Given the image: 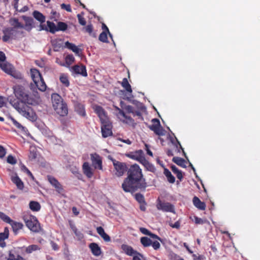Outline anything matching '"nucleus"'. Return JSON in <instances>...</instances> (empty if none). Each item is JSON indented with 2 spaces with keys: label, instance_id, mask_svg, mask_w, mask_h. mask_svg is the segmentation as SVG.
<instances>
[{
  "label": "nucleus",
  "instance_id": "obj_25",
  "mask_svg": "<svg viewBox=\"0 0 260 260\" xmlns=\"http://www.w3.org/2000/svg\"><path fill=\"white\" fill-rule=\"evenodd\" d=\"M83 170L84 173L88 178H91L93 175L91 169L88 162H84L83 165Z\"/></svg>",
  "mask_w": 260,
  "mask_h": 260
},
{
  "label": "nucleus",
  "instance_id": "obj_11",
  "mask_svg": "<svg viewBox=\"0 0 260 260\" xmlns=\"http://www.w3.org/2000/svg\"><path fill=\"white\" fill-rule=\"evenodd\" d=\"M91 159L92 162L93 166L95 169L98 168L100 170L102 169V160L100 156L96 154H91Z\"/></svg>",
  "mask_w": 260,
  "mask_h": 260
},
{
  "label": "nucleus",
  "instance_id": "obj_17",
  "mask_svg": "<svg viewBox=\"0 0 260 260\" xmlns=\"http://www.w3.org/2000/svg\"><path fill=\"white\" fill-rule=\"evenodd\" d=\"M11 180L16 184L18 189H22L23 188V183L16 174H15V176L11 177Z\"/></svg>",
  "mask_w": 260,
  "mask_h": 260
},
{
  "label": "nucleus",
  "instance_id": "obj_7",
  "mask_svg": "<svg viewBox=\"0 0 260 260\" xmlns=\"http://www.w3.org/2000/svg\"><path fill=\"white\" fill-rule=\"evenodd\" d=\"M111 160L113 162L114 168L116 171V175L118 177L123 175L125 171L126 170L125 164L124 163L116 161L113 158H111Z\"/></svg>",
  "mask_w": 260,
  "mask_h": 260
},
{
  "label": "nucleus",
  "instance_id": "obj_44",
  "mask_svg": "<svg viewBox=\"0 0 260 260\" xmlns=\"http://www.w3.org/2000/svg\"><path fill=\"white\" fill-rule=\"evenodd\" d=\"M75 60V58L73 55H68L66 57V63L70 66L72 64Z\"/></svg>",
  "mask_w": 260,
  "mask_h": 260
},
{
  "label": "nucleus",
  "instance_id": "obj_31",
  "mask_svg": "<svg viewBox=\"0 0 260 260\" xmlns=\"http://www.w3.org/2000/svg\"><path fill=\"white\" fill-rule=\"evenodd\" d=\"M38 80V82L37 81V82H35V84H37L38 89L41 91H45L46 89L47 86L43 79L41 77V79Z\"/></svg>",
  "mask_w": 260,
  "mask_h": 260
},
{
  "label": "nucleus",
  "instance_id": "obj_51",
  "mask_svg": "<svg viewBox=\"0 0 260 260\" xmlns=\"http://www.w3.org/2000/svg\"><path fill=\"white\" fill-rule=\"evenodd\" d=\"M29 88L33 92V93H38V92L37 91V89H38L37 87V84H35V83H31L29 85Z\"/></svg>",
  "mask_w": 260,
  "mask_h": 260
},
{
  "label": "nucleus",
  "instance_id": "obj_33",
  "mask_svg": "<svg viewBox=\"0 0 260 260\" xmlns=\"http://www.w3.org/2000/svg\"><path fill=\"white\" fill-rule=\"evenodd\" d=\"M173 161L177 165L182 167L183 168L186 167L185 160L181 157H174L172 159Z\"/></svg>",
  "mask_w": 260,
  "mask_h": 260
},
{
  "label": "nucleus",
  "instance_id": "obj_36",
  "mask_svg": "<svg viewBox=\"0 0 260 260\" xmlns=\"http://www.w3.org/2000/svg\"><path fill=\"white\" fill-rule=\"evenodd\" d=\"M164 174L168 178V180L170 183H173L175 181V177L172 175L170 171L167 169H165Z\"/></svg>",
  "mask_w": 260,
  "mask_h": 260
},
{
  "label": "nucleus",
  "instance_id": "obj_19",
  "mask_svg": "<svg viewBox=\"0 0 260 260\" xmlns=\"http://www.w3.org/2000/svg\"><path fill=\"white\" fill-rule=\"evenodd\" d=\"M89 248H90L92 254L95 256H99L101 254V248L96 243H92L90 244Z\"/></svg>",
  "mask_w": 260,
  "mask_h": 260
},
{
  "label": "nucleus",
  "instance_id": "obj_39",
  "mask_svg": "<svg viewBox=\"0 0 260 260\" xmlns=\"http://www.w3.org/2000/svg\"><path fill=\"white\" fill-rule=\"evenodd\" d=\"M140 241L141 244L144 247H148L151 245L152 240H151L149 238L146 237H143L141 238Z\"/></svg>",
  "mask_w": 260,
  "mask_h": 260
},
{
  "label": "nucleus",
  "instance_id": "obj_50",
  "mask_svg": "<svg viewBox=\"0 0 260 260\" xmlns=\"http://www.w3.org/2000/svg\"><path fill=\"white\" fill-rule=\"evenodd\" d=\"M7 161L9 164L12 165H14L17 162L16 159L11 155H9L8 156Z\"/></svg>",
  "mask_w": 260,
  "mask_h": 260
},
{
  "label": "nucleus",
  "instance_id": "obj_1",
  "mask_svg": "<svg viewBox=\"0 0 260 260\" xmlns=\"http://www.w3.org/2000/svg\"><path fill=\"white\" fill-rule=\"evenodd\" d=\"M13 89L16 99L9 98V103L23 116L31 121H35L37 115L28 105L39 104V94L37 93L31 94L23 86L20 85L14 86Z\"/></svg>",
  "mask_w": 260,
  "mask_h": 260
},
{
  "label": "nucleus",
  "instance_id": "obj_24",
  "mask_svg": "<svg viewBox=\"0 0 260 260\" xmlns=\"http://www.w3.org/2000/svg\"><path fill=\"white\" fill-rule=\"evenodd\" d=\"M7 260H25L24 258L18 254H14V251L11 250L9 251L8 257H7Z\"/></svg>",
  "mask_w": 260,
  "mask_h": 260
},
{
  "label": "nucleus",
  "instance_id": "obj_35",
  "mask_svg": "<svg viewBox=\"0 0 260 260\" xmlns=\"http://www.w3.org/2000/svg\"><path fill=\"white\" fill-rule=\"evenodd\" d=\"M47 27L48 31L52 34H54L57 31V26L55 25L54 23L48 21H47Z\"/></svg>",
  "mask_w": 260,
  "mask_h": 260
},
{
  "label": "nucleus",
  "instance_id": "obj_27",
  "mask_svg": "<svg viewBox=\"0 0 260 260\" xmlns=\"http://www.w3.org/2000/svg\"><path fill=\"white\" fill-rule=\"evenodd\" d=\"M70 226L78 240H80L83 239L84 237L83 234L78 231L76 226L71 221H70Z\"/></svg>",
  "mask_w": 260,
  "mask_h": 260
},
{
  "label": "nucleus",
  "instance_id": "obj_61",
  "mask_svg": "<svg viewBox=\"0 0 260 260\" xmlns=\"http://www.w3.org/2000/svg\"><path fill=\"white\" fill-rule=\"evenodd\" d=\"M14 125L21 131H24V127L17 121L16 122H15Z\"/></svg>",
  "mask_w": 260,
  "mask_h": 260
},
{
  "label": "nucleus",
  "instance_id": "obj_21",
  "mask_svg": "<svg viewBox=\"0 0 260 260\" xmlns=\"http://www.w3.org/2000/svg\"><path fill=\"white\" fill-rule=\"evenodd\" d=\"M30 76L34 82H38V80H40L42 77L39 71L35 69H32L30 70Z\"/></svg>",
  "mask_w": 260,
  "mask_h": 260
},
{
  "label": "nucleus",
  "instance_id": "obj_4",
  "mask_svg": "<svg viewBox=\"0 0 260 260\" xmlns=\"http://www.w3.org/2000/svg\"><path fill=\"white\" fill-rule=\"evenodd\" d=\"M24 220L27 227L34 232H38L40 229V225L37 218L32 216H24Z\"/></svg>",
  "mask_w": 260,
  "mask_h": 260
},
{
  "label": "nucleus",
  "instance_id": "obj_15",
  "mask_svg": "<svg viewBox=\"0 0 260 260\" xmlns=\"http://www.w3.org/2000/svg\"><path fill=\"white\" fill-rule=\"evenodd\" d=\"M73 70L76 74H80L84 77H86L87 76L86 68L84 66H79L76 65L73 67Z\"/></svg>",
  "mask_w": 260,
  "mask_h": 260
},
{
  "label": "nucleus",
  "instance_id": "obj_58",
  "mask_svg": "<svg viewBox=\"0 0 260 260\" xmlns=\"http://www.w3.org/2000/svg\"><path fill=\"white\" fill-rule=\"evenodd\" d=\"M5 54L2 51H0V64L6 62Z\"/></svg>",
  "mask_w": 260,
  "mask_h": 260
},
{
  "label": "nucleus",
  "instance_id": "obj_14",
  "mask_svg": "<svg viewBox=\"0 0 260 260\" xmlns=\"http://www.w3.org/2000/svg\"><path fill=\"white\" fill-rule=\"evenodd\" d=\"M22 18L24 20L25 23L23 28L28 31H30L33 27L34 22L33 18L26 16H22Z\"/></svg>",
  "mask_w": 260,
  "mask_h": 260
},
{
  "label": "nucleus",
  "instance_id": "obj_30",
  "mask_svg": "<svg viewBox=\"0 0 260 260\" xmlns=\"http://www.w3.org/2000/svg\"><path fill=\"white\" fill-rule=\"evenodd\" d=\"M10 23L13 26L12 28H14L15 29L18 28H24V25L20 23L17 18H11L10 20Z\"/></svg>",
  "mask_w": 260,
  "mask_h": 260
},
{
  "label": "nucleus",
  "instance_id": "obj_47",
  "mask_svg": "<svg viewBox=\"0 0 260 260\" xmlns=\"http://www.w3.org/2000/svg\"><path fill=\"white\" fill-rule=\"evenodd\" d=\"M99 40L103 42H107L108 38L107 33L103 31L99 36Z\"/></svg>",
  "mask_w": 260,
  "mask_h": 260
},
{
  "label": "nucleus",
  "instance_id": "obj_56",
  "mask_svg": "<svg viewBox=\"0 0 260 260\" xmlns=\"http://www.w3.org/2000/svg\"><path fill=\"white\" fill-rule=\"evenodd\" d=\"M140 231L142 234L148 236H149L151 233L149 231L144 228H141L140 229Z\"/></svg>",
  "mask_w": 260,
  "mask_h": 260
},
{
  "label": "nucleus",
  "instance_id": "obj_10",
  "mask_svg": "<svg viewBox=\"0 0 260 260\" xmlns=\"http://www.w3.org/2000/svg\"><path fill=\"white\" fill-rule=\"evenodd\" d=\"M53 108L56 113L61 116H64L68 114V108L67 105L63 102L53 107Z\"/></svg>",
  "mask_w": 260,
  "mask_h": 260
},
{
  "label": "nucleus",
  "instance_id": "obj_48",
  "mask_svg": "<svg viewBox=\"0 0 260 260\" xmlns=\"http://www.w3.org/2000/svg\"><path fill=\"white\" fill-rule=\"evenodd\" d=\"M53 46V49L55 51H58L59 49L61 47V45L57 41H53L52 42Z\"/></svg>",
  "mask_w": 260,
  "mask_h": 260
},
{
  "label": "nucleus",
  "instance_id": "obj_16",
  "mask_svg": "<svg viewBox=\"0 0 260 260\" xmlns=\"http://www.w3.org/2000/svg\"><path fill=\"white\" fill-rule=\"evenodd\" d=\"M96 113L98 114L101 122L108 120L104 109L100 106H96L95 108Z\"/></svg>",
  "mask_w": 260,
  "mask_h": 260
},
{
  "label": "nucleus",
  "instance_id": "obj_6",
  "mask_svg": "<svg viewBox=\"0 0 260 260\" xmlns=\"http://www.w3.org/2000/svg\"><path fill=\"white\" fill-rule=\"evenodd\" d=\"M4 36L3 41L5 42H8L10 39H15L17 31L14 28H5L3 30Z\"/></svg>",
  "mask_w": 260,
  "mask_h": 260
},
{
  "label": "nucleus",
  "instance_id": "obj_52",
  "mask_svg": "<svg viewBox=\"0 0 260 260\" xmlns=\"http://www.w3.org/2000/svg\"><path fill=\"white\" fill-rule=\"evenodd\" d=\"M144 166L148 170L151 172H153L155 170L154 166L152 164H150L148 161H147V163H146V164Z\"/></svg>",
  "mask_w": 260,
  "mask_h": 260
},
{
  "label": "nucleus",
  "instance_id": "obj_38",
  "mask_svg": "<svg viewBox=\"0 0 260 260\" xmlns=\"http://www.w3.org/2000/svg\"><path fill=\"white\" fill-rule=\"evenodd\" d=\"M29 208L32 211H38L40 209L41 206L37 202L31 201L29 203Z\"/></svg>",
  "mask_w": 260,
  "mask_h": 260
},
{
  "label": "nucleus",
  "instance_id": "obj_9",
  "mask_svg": "<svg viewBox=\"0 0 260 260\" xmlns=\"http://www.w3.org/2000/svg\"><path fill=\"white\" fill-rule=\"evenodd\" d=\"M157 208L165 212L175 213L174 206L170 203L161 202L159 201L157 204Z\"/></svg>",
  "mask_w": 260,
  "mask_h": 260
},
{
  "label": "nucleus",
  "instance_id": "obj_42",
  "mask_svg": "<svg viewBox=\"0 0 260 260\" xmlns=\"http://www.w3.org/2000/svg\"><path fill=\"white\" fill-rule=\"evenodd\" d=\"M68 25L66 23L62 22H59L57 24V31L62 30L64 31L67 29Z\"/></svg>",
  "mask_w": 260,
  "mask_h": 260
},
{
  "label": "nucleus",
  "instance_id": "obj_60",
  "mask_svg": "<svg viewBox=\"0 0 260 260\" xmlns=\"http://www.w3.org/2000/svg\"><path fill=\"white\" fill-rule=\"evenodd\" d=\"M43 30H45L47 31H48L47 26H46L45 24H42V23H41L40 25H39L38 30L41 31Z\"/></svg>",
  "mask_w": 260,
  "mask_h": 260
},
{
  "label": "nucleus",
  "instance_id": "obj_57",
  "mask_svg": "<svg viewBox=\"0 0 260 260\" xmlns=\"http://www.w3.org/2000/svg\"><path fill=\"white\" fill-rule=\"evenodd\" d=\"M137 159L143 165H145L146 163H147V162L148 161L143 156H139L137 158Z\"/></svg>",
  "mask_w": 260,
  "mask_h": 260
},
{
  "label": "nucleus",
  "instance_id": "obj_5",
  "mask_svg": "<svg viewBox=\"0 0 260 260\" xmlns=\"http://www.w3.org/2000/svg\"><path fill=\"white\" fill-rule=\"evenodd\" d=\"M152 122L153 124L148 126L149 129L153 131L158 136L165 135V131L161 126L159 120L158 119L153 118L152 119Z\"/></svg>",
  "mask_w": 260,
  "mask_h": 260
},
{
  "label": "nucleus",
  "instance_id": "obj_62",
  "mask_svg": "<svg viewBox=\"0 0 260 260\" xmlns=\"http://www.w3.org/2000/svg\"><path fill=\"white\" fill-rule=\"evenodd\" d=\"M124 108L129 113H134L133 108L130 105L125 106Z\"/></svg>",
  "mask_w": 260,
  "mask_h": 260
},
{
  "label": "nucleus",
  "instance_id": "obj_46",
  "mask_svg": "<svg viewBox=\"0 0 260 260\" xmlns=\"http://www.w3.org/2000/svg\"><path fill=\"white\" fill-rule=\"evenodd\" d=\"M0 218H1L4 221L9 223L12 220L9 216H8L7 215H6L5 214L2 212H0Z\"/></svg>",
  "mask_w": 260,
  "mask_h": 260
},
{
  "label": "nucleus",
  "instance_id": "obj_2",
  "mask_svg": "<svg viewBox=\"0 0 260 260\" xmlns=\"http://www.w3.org/2000/svg\"><path fill=\"white\" fill-rule=\"evenodd\" d=\"M127 175L122 184L125 192H134L138 189H145L147 186L145 179L143 178L141 170L138 165H132L127 171Z\"/></svg>",
  "mask_w": 260,
  "mask_h": 260
},
{
  "label": "nucleus",
  "instance_id": "obj_40",
  "mask_svg": "<svg viewBox=\"0 0 260 260\" xmlns=\"http://www.w3.org/2000/svg\"><path fill=\"white\" fill-rule=\"evenodd\" d=\"M40 247L37 245H31L26 247L25 252L27 253H30L33 251L40 250Z\"/></svg>",
  "mask_w": 260,
  "mask_h": 260
},
{
  "label": "nucleus",
  "instance_id": "obj_20",
  "mask_svg": "<svg viewBox=\"0 0 260 260\" xmlns=\"http://www.w3.org/2000/svg\"><path fill=\"white\" fill-rule=\"evenodd\" d=\"M193 205L200 210H204L206 208V205L204 202L201 201V200L197 197H194L193 198Z\"/></svg>",
  "mask_w": 260,
  "mask_h": 260
},
{
  "label": "nucleus",
  "instance_id": "obj_29",
  "mask_svg": "<svg viewBox=\"0 0 260 260\" xmlns=\"http://www.w3.org/2000/svg\"><path fill=\"white\" fill-rule=\"evenodd\" d=\"M75 111L81 116H84L85 115V111L83 105L77 103L75 105Z\"/></svg>",
  "mask_w": 260,
  "mask_h": 260
},
{
  "label": "nucleus",
  "instance_id": "obj_28",
  "mask_svg": "<svg viewBox=\"0 0 260 260\" xmlns=\"http://www.w3.org/2000/svg\"><path fill=\"white\" fill-rule=\"evenodd\" d=\"M32 15L34 17L39 21L41 23H43L45 21V17L40 12L35 11L33 12Z\"/></svg>",
  "mask_w": 260,
  "mask_h": 260
},
{
  "label": "nucleus",
  "instance_id": "obj_53",
  "mask_svg": "<svg viewBox=\"0 0 260 260\" xmlns=\"http://www.w3.org/2000/svg\"><path fill=\"white\" fill-rule=\"evenodd\" d=\"M61 9L66 10L68 12H71L72 10L71 8V6L70 5H66L65 4H62L61 5Z\"/></svg>",
  "mask_w": 260,
  "mask_h": 260
},
{
  "label": "nucleus",
  "instance_id": "obj_26",
  "mask_svg": "<svg viewBox=\"0 0 260 260\" xmlns=\"http://www.w3.org/2000/svg\"><path fill=\"white\" fill-rule=\"evenodd\" d=\"M9 223L11 224L13 231L15 234H16L18 231L21 229L23 226L22 223L14 221L12 220Z\"/></svg>",
  "mask_w": 260,
  "mask_h": 260
},
{
  "label": "nucleus",
  "instance_id": "obj_34",
  "mask_svg": "<svg viewBox=\"0 0 260 260\" xmlns=\"http://www.w3.org/2000/svg\"><path fill=\"white\" fill-rule=\"evenodd\" d=\"M38 153L35 147H30L29 158L31 161L35 160L37 157Z\"/></svg>",
  "mask_w": 260,
  "mask_h": 260
},
{
  "label": "nucleus",
  "instance_id": "obj_59",
  "mask_svg": "<svg viewBox=\"0 0 260 260\" xmlns=\"http://www.w3.org/2000/svg\"><path fill=\"white\" fill-rule=\"evenodd\" d=\"M118 111H119V113L121 116H122L124 118H125V119H128L129 120H132V119L130 117H128L127 116H126V114H125V113L122 110H121V109H118Z\"/></svg>",
  "mask_w": 260,
  "mask_h": 260
},
{
  "label": "nucleus",
  "instance_id": "obj_32",
  "mask_svg": "<svg viewBox=\"0 0 260 260\" xmlns=\"http://www.w3.org/2000/svg\"><path fill=\"white\" fill-rule=\"evenodd\" d=\"M65 47L71 49L76 54H79L80 51V49H79L75 45L71 43L68 41L65 43Z\"/></svg>",
  "mask_w": 260,
  "mask_h": 260
},
{
  "label": "nucleus",
  "instance_id": "obj_63",
  "mask_svg": "<svg viewBox=\"0 0 260 260\" xmlns=\"http://www.w3.org/2000/svg\"><path fill=\"white\" fill-rule=\"evenodd\" d=\"M194 222L196 224H202L204 223L202 219L196 216L194 217Z\"/></svg>",
  "mask_w": 260,
  "mask_h": 260
},
{
  "label": "nucleus",
  "instance_id": "obj_45",
  "mask_svg": "<svg viewBox=\"0 0 260 260\" xmlns=\"http://www.w3.org/2000/svg\"><path fill=\"white\" fill-rule=\"evenodd\" d=\"M83 13L77 15L79 23L82 25H85L86 23V20L83 17Z\"/></svg>",
  "mask_w": 260,
  "mask_h": 260
},
{
  "label": "nucleus",
  "instance_id": "obj_43",
  "mask_svg": "<svg viewBox=\"0 0 260 260\" xmlns=\"http://www.w3.org/2000/svg\"><path fill=\"white\" fill-rule=\"evenodd\" d=\"M136 200L140 203H145V199L143 194L138 193L135 194Z\"/></svg>",
  "mask_w": 260,
  "mask_h": 260
},
{
  "label": "nucleus",
  "instance_id": "obj_18",
  "mask_svg": "<svg viewBox=\"0 0 260 260\" xmlns=\"http://www.w3.org/2000/svg\"><path fill=\"white\" fill-rule=\"evenodd\" d=\"M96 231L97 233L100 235V236L103 239V240L105 241H110L111 238L110 236L105 232L104 230L102 227H98L96 228Z\"/></svg>",
  "mask_w": 260,
  "mask_h": 260
},
{
  "label": "nucleus",
  "instance_id": "obj_23",
  "mask_svg": "<svg viewBox=\"0 0 260 260\" xmlns=\"http://www.w3.org/2000/svg\"><path fill=\"white\" fill-rule=\"evenodd\" d=\"M51 100L53 107L63 102L61 97L57 93H53L52 94Z\"/></svg>",
  "mask_w": 260,
  "mask_h": 260
},
{
  "label": "nucleus",
  "instance_id": "obj_13",
  "mask_svg": "<svg viewBox=\"0 0 260 260\" xmlns=\"http://www.w3.org/2000/svg\"><path fill=\"white\" fill-rule=\"evenodd\" d=\"M48 180L51 185L55 188L56 190L58 193H60L62 192L63 190L62 186L55 178L49 176H48Z\"/></svg>",
  "mask_w": 260,
  "mask_h": 260
},
{
  "label": "nucleus",
  "instance_id": "obj_37",
  "mask_svg": "<svg viewBox=\"0 0 260 260\" xmlns=\"http://www.w3.org/2000/svg\"><path fill=\"white\" fill-rule=\"evenodd\" d=\"M122 86L129 92H132V89L131 85L129 84L127 79L126 78H123L121 83Z\"/></svg>",
  "mask_w": 260,
  "mask_h": 260
},
{
  "label": "nucleus",
  "instance_id": "obj_3",
  "mask_svg": "<svg viewBox=\"0 0 260 260\" xmlns=\"http://www.w3.org/2000/svg\"><path fill=\"white\" fill-rule=\"evenodd\" d=\"M0 68L6 73L11 75L16 79H22V74L20 72L16 71L12 64L7 62L1 63Z\"/></svg>",
  "mask_w": 260,
  "mask_h": 260
},
{
  "label": "nucleus",
  "instance_id": "obj_54",
  "mask_svg": "<svg viewBox=\"0 0 260 260\" xmlns=\"http://www.w3.org/2000/svg\"><path fill=\"white\" fill-rule=\"evenodd\" d=\"M151 245L155 250H157L160 248V245L158 241H152Z\"/></svg>",
  "mask_w": 260,
  "mask_h": 260
},
{
  "label": "nucleus",
  "instance_id": "obj_8",
  "mask_svg": "<svg viewBox=\"0 0 260 260\" xmlns=\"http://www.w3.org/2000/svg\"><path fill=\"white\" fill-rule=\"evenodd\" d=\"M102 125L101 126L102 136L104 138H106L112 134V126L110 121L108 120L101 122Z\"/></svg>",
  "mask_w": 260,
  "mask_h": 260
},
{
  "label": "nucleus",
  "instance_id": "obj_55",
  "mask_svg": "<svg viewBox=\"0 0 260 260\" xmlns=\"http://www.w3.org/2000/svg\"><path fill=\"white\" fill-rule=\"evenodd\" d=\"M6 149L2 146L0 145V158H3L6 155Z\"/></svg>",
  "mask_w": 260,
  "mask_h": 260
},
{
  "label": "nucleus",
  "instance_id": "obj_64",
  "mask_svg": "<svg viewBox=\"0 0 260 260\" xmlns=\"http://www.w3.org/2000/svg\"><path fill=\"white\" fill-rule=\"evenodd\" d=\"M86 31L88 32L89 34H91L92 31V26L91 24H88L85 27Z\"/></svg>",
  "mask_w": 260,
  "mask_h": 260
},
{
  "label": "nucleus",
  "instance_id": "obj_22",
  "mask_svg": "<svg viewBox=\"0 0 260 260\" xmlns=\"http://www.w3.org/2000/svg\"><path fill=\"white\" fill-rule=\"evenodd\" d=\"M9 230L7 228H5L3 233H0V246L4 247L6 246L4 240L8 238Z\"/></svg>",
  "mask_w": 260,
  "mask_h": 260
},
{
  "label": "nucleus",
  "instance_id": "obj_41",
  "mask_svg": "<svg viewBox=\"0 0 260 260\" xmlns=\"http://www.w3.org/2000/svg\"><path fill=\"white\" fill-rule=\"evenodd\" d=\"M59 79H60V82L66 86L68 87L69 86V80L67 78V77L63 75V74H62L60 76V78H59Z\"/></svg>",
  "mask_w": 260,
  "mask_h": 260
},
{
  "label": "nucleus",
  "instance_id": "obj_12",
  "mask_svg": "<svg viewBox=\"0 0 260 260\" xmlns=\"http://www.w3.org/2000/svg\"><path fill=\"white\" fill-rule=\"evenodd\" d=\"M121 249L126 254L128 255L134 256L135 255H139L140 256H141V257H143V255L141 254L138 252L137 251L134 250L131 246L127 245H122Z\"/></svg>",
  "mask_w": 260,
  "mask_h": 260
},
{
  "label": "nucleus",
  "instance_id": "obj_49",
  "mask_svg": "<svg viewBox=\"0 0 260 260\" xmlns=\"http://www.w3.org/2000/svg\"><path fill=\"white\" fill-rule=\"evenodd\" d=\"M21 170L24 172H25L32 179H34V177L31 173L24 165H21Z\"/></svg>",
  "mask_w": 260,
  "mask_h": 260
}]
</instances>
